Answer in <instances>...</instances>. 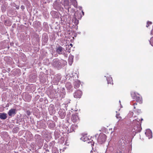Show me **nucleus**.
<instances>
[{"mask_svg":"<svg viewBox=\"0 0 153 153\" xmlns=\"http://www.w3.org/2000/svg\"><path fill=\"white\" fill-rule=\"evenodd\" d=\"M70 45L71 46V47H72L73 46V45L71 43L70 44Z\"/></svg>","mask_w":153,"mask_h":153,"instance_id":"obj_35","label":"nucleus"},{"mask_svg":"<svg viewBox=\"0 0 153 153\" xmlns=\"http://www.w3.org/2000/svg\"><path fill=\"white\" fill-rule=\"evenodd\" d=\"M137 105V103H134V108H135V105Z\"/></svg>","mask_w":153,"mask_h":153,"instance_id":"obj_32","label":"nucleus"},{"mask_svg":"<svg viewBox=\"0 0 153 153\" xmlns=\"http://www.w3.org/2000/svg\"><path fill=\"white\" fill-rule=\"evenodd\" d=\"M48 109L49 113L51 114H55L56 112L54 105L53 104H51L50 105Z\"/></svg>","mask_w":153,"mask_h":153,"instance_id":"obj_9","label":"nucleus"},{"mask_svg":"<svg viewBox=\"0 0 153 153\" xmlns=\"http://www.w3.org/2000/svg\"><path fill=\"white\" fill-rule=\"evenodd\" d=\"M26 114L28 116L30 115V112L29 111H26Z\"/></svg>","mask_w":153,"mask_h":153,"instance_id":"obj_28","label":"nucleus"},{"mask_svg":"<svg viewBox=\"0 0 153 153\" xmlns=\"http://www.w3.org/2000/svg\"><path fill=\"white\" fill-rule=\"evenodd\" d=\"M132 122L134 125H136L134 127V129L136 132H140L141 129L140 122L137 120H133Z\"/></svg>","mask_w":153,"mask_h":153,"instance_id":"obj_3","label":"nucleus"},{"mask_svg":"<svg viewBox=\"0 0 153 153\" xmlns=\"http://www.w3.org/2000/svg\"><path fill=\"white\" fill-rule=\"evenodd\" d=\"M80 82L79 81H77L74 83V87L75 88H78L80 86Z\"/></svg>","mask_w":153,"mask_h":153,"instance_id":"obj_19","label":"nucleus"},{"mask_svg":"<svg viewBox=\"0 0 153 153\" xmlns=\"http://www.w3.org/2000/svg\"><path fill=\"white\" fill-rule=\"evenodd\" d=\"M120 102V101H119V102Z\"/></svg>","mask_w":153,"mask_h":153,"instance_id":"obj_43","label":"nucleus"},{"mask_svg":"<svg viewBox=\"0 0 153 153\" xmlns=\"http://www.w3.org/2000/svg\"><path fill=\"white\" fill-rule=\"evenodd\" d=\"M53 12H53L52 13H53Z\"/></svg>","mask_w":153,"mask_h":153,"instance_id":"obj_42","label":"nucleus"},{"mask_svg":"<svg viewBox=\"0 0 153 153\" xmlns=\"http://www.w3.org/2000/svg\"><path fill=\"white\" fill-rule=\"evenodd\" d=\"M7 118V114L4 113H0V118L3 120H5Z\"/></svg>","mask_w":153,"mask_h":153,"instance_id":"obj_16","label":"nucleus"},{"mask_svg":"<svg viewBox=\"0 0 153 153\" xmlns=\"http://www.w3.org/2000/svg\"><path fill=\"white\" fill-rule=\"evenodd\" d=\"M35 23H36L38 25V26H35L36 27H40V26L41 25L40 22H35Z\"/></svg>","mask_w":153,"mask_h":153,"instance_id":"obj_26","label":"nucleus"},{"mask_svg":"<svg viewBox=\"0 0 153 153\" xmlns=\"http://www.w3.org/2000/svg\"><path fill=\"white\" fill-rule=\"evenodd\" d=\"M62 89H63V91H64V88H62Z\"/></svg>","mask_w":153,"mask_h":153,"instance_id":"obj_39","label":"nucleus"},{"mask_svg":"<svg viewBox=\"0 0 153 153\" xmlns=\"http://www.w3.org/2000/svg\"><path fill=\"white\" fill-rule=\"evenodd\" d=\"M64 62L63 60H59L58 59H56L52 60L51 65L53 67L58 69H59L61 68L64 65L63 62Z\"/></svg>","mask_w":153,"mask_h":153,"instance_id":"obj_1","label":"nucleus"},{"mask_svg":"<svg viewBox=\"0 0 153 153\" xmlns=\"http://www.w3.org/2000/svg\"><path fill=\"white\" fill-rule=\"evenodd\" d=\"M135 111L137 112V113H139L141 112L140 110L139 109H136L135 110Z\"/></svg>","mask_w":153,"mask_h":153,"instance_id":"obj_30","label":"nucleus"},{"mask_svg":"<svg viewBox=\"0 0 153 153\" xmlns=\"http://www.w3.org/2000/svg\"><path fill=\"white\" fill-rule=\"evenodd\" d=\"M16 113V109L13 108L10 109L8 112V115L10 116L14 115Z\"/></svg>","mask_w":153,"mask_h":153,"instance_id":"obj_12","label":"nucleus"},{"mask_svg":"<svg viewBox=\"0 0 153 153\" xmlns=\"http://www.w3.org/2000/svg\"><path fill=\"white\" fill-rule=\"evenodd\" d=\"M58 114L61 119L64 118L66 115L65 111L64 109H60L59 111Z\"/></svg>","mask_w":153,"mask_h":153,"instance_id":"obj_8","label":"nucleus"},{"mask_svg":"<svg viewBox=\"0 0 153 153\" xmlns=\"http://www.w3.org/2000/svg\"><path fill=\"white\" fill-rule=\"evenodd\" d=\"M145 134L149 139L152 138V133L150 129H148L146 131Z\"/></svg>","mask_w":153,"mask_h":153,"instance_id":"obj_13","label":"nucleus"},{"mask_svg":"<svg viewBox=\"0 0 153 153\" xmlns=\"http://www.w3.org/2000/svg\"><path fill=\"white\" fill-rule=\"evenodd\" d=\"M31 96L28 94H26L25 97L23 98L24 100L26 102H29L31 98Z\"/></svg>","mask_w":153,"mask_h":153,"instance_id":"obj_11","label":"nucleus"},{"mask_svg":"<svg viewBox=\"0 0 153 153\" xmlns=\"http://www.w3.org/2000/svg\"><path fill=\"white\" fill-rule=\"evenodd\" d=\"M91 152H92V151H91Z\"/></svg>","mask_w":153,"mask_h":153,"instance_id":"obj_40","label":"nucleus"},{"mask_svg":"<svg viewBox=\"0 0 153 153\" xmlns=\"http://www.w3.org/2000/svg\"><path fill=\"white\" fill-rule=\"evenodd\" d=\"M21 8L22 9V10H24L25 9V6L23 5H22L21 7Z\"/></svg>","mask_w":153,"mask_h":153,"instance_id":"obj_31","label":"nucleus"},{"mask_svg":"<svg viewBox=\"0 0 153 153\" xmlns=\"http://www.w3.org/2000/svg\"><path fill=\"white\" fill-rule=\"evenodd\" d=\"M106 138V135L104 134L101 133L100 134L97 141L100 144H102L105 141Z\"/></svg>","mask_w":153,"mask_h":153,"instance_id":"obj_5","label":"nucleus"},{"mask_svg":"<svg viewBox=\"0 0 153 153\" xmlns=\"http://www.w3.org/2000/svg\"><path fill=\"white\" fill-rule=\"evenodd\" d=\"M74 56L71 54H70L69 57L68 59L69 64L71 65L73 61Z\"/></svg>","mask_w":153,"mask_h":153,"instance_id":"obj_15","label":"nucleus"},{"mask_svg":"<svg viewBox=\"0 0 153 153\" xmlns=\"http://www.w3.org/2000/svg\"><path fill=\"white\" fill-rule=\"evenodd\" d=\"M112 79L111 77H109L107 79V80L108 82V83H111V81H112Z\"/></svg>","mask_w":153,"mask_h":153,"instance_id":"obj_23","label":"nucleus"},{"mask_svg":"<svg viewBox=\"0 0 153 153\" xmlns=\"http://www.w3.org/2000/svg\"><path fill=\"white\" fill-rule=\"evenodd\" d=\"M65 86L69 90H70L71 91H72V90H71V89L72 88V86L70 83H66L65 85Z\"/></svg>","mask_w":153,"mask_h":153,"instance_id":"obj_18","label":"nucleus"},{"mask_svg":"<svg viewBox=\"0 0 153 153\" xmlns=\"http://www.w3.org/2000/svg\"><path fill=\"white\" fill-rule=\"evenodd\" d=\"M82 13L83 15H84V12L83 11H82Z\"/></svg>","mask_w":153,"mask_h":153,"instance_id":"obj_36","label":"nucleus"},{"mask_svg":"<svg viewBox=\"0 0 153 153\" xmlns=\"http://www.w3.org/2000/svg\"><path fill=\"white\" fill-rule=\"evenodd\" d=\"M61 3L65 6H68L69 4V0H62Z\"/></svg>","mask_w":153,"mask_h":153,"instance_id":"obj_17","label":"nucleus"},{"mask_svg":"<svg viewBox=\"0 0 153 153\" xmlns=\"http://www.w3.org/2000/svg\"><path fill=\"white\" fill-rule=\"evenodd\" d=\"M80 139L82 140L83 141H85L88 140H89L88 138L85 135L83 136L80 138Z\"/></svg>","mask_w":153,"mask_h":153,"instance_id":"obj_20","label":"nucleus"},{"mask_svg":"<svg viewBox=\"0 0 153 153\" xmlns=\"http://www.w3.org/2000/svg\"><path fill=\"white\" fill-rule=\"evenodd\" d=\"M10 68H7V70L8 71H10Z\"/></svg>","mask_w":153,"mask_h":153,"instance_id":"obj_33","label":"nucleus"},{"mask_svg":"<svg viewBox=\"0 0 153 153\" xmlns=\"http://www.w3.org/2000/svg\"><path fill=\"white\" fill-rule=\"evenodd\" d=\"M35 141L36 144L39 147L42 146L43 143V140L41 136L39 134H36L35 136Z\"/></svg>","mask_w":153,"mask_h":153,"instance_id":"obj_2","label":"nucleus"},{"mask_svg":"<svg viewBox=\"0 0 153 153\" xmlns=\"http://www.w3.org/2000/svg\"><path fill=\"white\" fill-rule=\"evenodd\" d=\"M150 44L152 46H153V37H152L150 39V40H149Z\"/></svg>","mask_w":153,"mask_h":153,"instance_id":"obj_24","label":"nucleus"},{"mask_svg":"<svg viewBox=\"0 0 153 153\" xmlns=\"http://www.w3.org/2000/svg\"><path fill=\"white\" fill-rule=\"evenodd\" d=\"M65 92H63V95L62 96V97H64V95H65Z\"/></svg>","mask_w":153,"mask_h":153,"instance_id":"obj_34","label":"nucleus"},{"mask_svg":"<svg viewBox=\"0 0 153 153\" xmlns=\"http://www.w3.org/2000/svg\"><path fill=\"white\" fill-rule=\"evenodd\" d=\"M78 119V117L76 114H73L72 115L71 120L74 123L76 122Z\"/></svg>","mask_w":153,"mask_h":153,"instance_id":"obj_14","label":"nucleus"},{"mask_svg":"<svg viewBox=\"0 0 153 153\" xmlns=\"http://www.w3.org/2000/svg\"><path fill=\"white\" fill-rule=\"evenodd\" d=\"M131 96L133 99H135L136 101L139 102L140 104H141L142 102V98L141 97H140L139 96H138L136 95V94L134 93L133 94H131Z\"/></svg>","mask_w":153,"mask_h":153,"instance_id":"obj_7","label":"nucleus"},{"mask_svg":"<svg viewBox=\"0 0 153 153\" xmlns=\"http://www.w3.org/2000/svg\"><path fill=\"white\" fill-rule=\"evenodd\" d=\"M126 143L125 138L124 137H122L120 138L117 143L119 149H121L124 148Z\"/></svg>","mask_w":153,"mask_h":153,"instance_id":"obj_4","label":"nucleus"},{"mask_svg":"<svg viewBox=\"0 0 153 153\" xmlns=\"http://www.w3.org/2000/svg\"><path fill=\"white\" fill-rule=\"evenodd\" d=\"M82 94V92L79 90H77L74 94V97L76 98H80L81 97Z\"/></svg>","mask_w":153,"mask_h":153,"instance_id":"obj_10","label":"nucleus"},{"mask_svg":"<svg viewBox=\"0 0 153 153\" xmlns=\"http://www.w3.org/2000/svg\"><path fill=\"white\" fill-rule=\"evenodd\" d=\"M116 117L117 118L119 119V120H121L122 119V117H121L120 116V114H116Z\"/></svg>","mask_w":153,"mask_h":153,"instance_id":"obj_25","label":"nucleus"},{"mask_svg":"<svg viewBox=\"0 0 153 153\" xmlns=\"http://www.w3.org/2000/svg\"><path fill=\"white\" fill-rule=\"evenodd\" d=\"M49 127L51 128H53L55 126V124L52 122V123H50L48 125Z\"/></svg>","mask_w":153,"mask_h":153,"instance_id":"obj_21","label":"nucleus"},{"mask_svg":"<svg viewBox=\"0 0 153 153\" xmlns=\"http://www.w3.org/2000/svg\"><path fill=\"white\" fill-rule=\"evenodd\" d=\"M56 51L57 53L59 54L65 55L64 49L60 46H59L56 48Z\"/></svg>","mask_w":153,"mask_h":153,"instance_id":"obj_6","label":"nucleus"},{"mask_svg":"<svg viewBox=\"0 0 153 153\" xmlns=\"http://www.w3.org/2000/svg\"><path fill=\"white\" fill-rule=\"evenodd\" d=\"M51 94L52 97H54L57 95V93L56 92V91L54 90L52 91L51 93Z\"/></svg>","mask_w":153,"mask_h":153,"instance_id":"obj_22","label":"nucleus"},{"mask_svg":"<svg viewBox=\"0 0 153 153\" xmlns=\"http://www.w3.org/2000/svg\"><path fill=\"white\" fill-rule=\"evenodd\" d=\"M19 7H16V9H19Z\"/></svg>","mask_w":153,"mask_h":153,"instance_id":"obj_37","label":"nucleus"},{"mask_svg":"<svg viewBox=\"0 0 153 153\" xmlns=\"http://www.w3.org/2000/svg\"><path fill=\"white\" fill-rule=\"evenodd\" d=\"M1 10L3 12H4L5 11V9L4 7H2L1 8Z\"/></svg>","mask_w":153,"mask_h":153,"instance_id":"obj_29","label":"nucleus"},{"mask_svg":"<svg viewBox=\"0 0 153 153\" xmlns=\"http://www.w3.org/2000/svg\"><path fill=\"white\" fill-rule=\"evenodd\" d=\"M143 120V119L142 118L141 119V120L142 121Z\"/></svg>","mask_w":153,"mask_h":153,"instance_id":"obj_38","label":"nucleus"},{"mask_svg":"<svg viewBox=\"0 0 153 153\" xmlns=\"http://www.w3.org/2000/svg\"><path fill=\"white\" fill-rule=\"evenodd\" d=\"M44 35L45 36V34H44ZM46 36V34H45V36Z\"/></svg>","mask_w":153,"mask_h":153,"instance_id":"obj_41","label":"nucleus"},{"mask_svg":"<svg viewBox=\"0 0 153 153\" xmlns=\"http://www.w3.org/2000/svg\"><path fill=\"white\" fill-rule=\"evenodd\" d=\"M152 24V22H148L147 23V25L146 27H148L149 26V25H151Z\"/></svg>","mask_w":153,"mask_h":153,"instance_id":"obj_27","label":"nucleus"}]
</instances>
